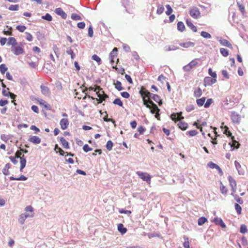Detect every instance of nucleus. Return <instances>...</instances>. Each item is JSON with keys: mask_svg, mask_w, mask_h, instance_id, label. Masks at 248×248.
Instances as JSON below:
<instances>
[{"mask_svg": "<svg viewBox=\"0 0 248 248\" xmlns=\"http://www.w3.org/2000/svg\"><path fill=\"white\" fill-rule=\"evenodd\" d=\"M136 173L142 180L146 181L147 183H150L151 176L148 173L138 171Z\"/></svg>", "mask_w": 248, "mask_h": 248, "instance_id": "1", "label": "nucleus"}, {"mask_svg": "<svg viewBox=\"0 0 248 248\" xmlns=\"http://www.w3.org/2000/svg\"><path fill=\"white\" fill-rule=\"evenodd\" d=\"M33 217L34 213H24L20 215L18 218V221L21 224H23L26 218L28 217Z\"/></svg>", "mask_w": 248, "mask_h": 248, "instance_id": "2", "label": "nucleus"}, {"mask_svg": "<svg viewBox=\"0 0 248 248\" xmlns=\"http://www.w3.org/2000/svg\"><path fill=\"white\" fill-rule=\"evenodd\" d=\"M139 93L141 95L142 99H143V98H146L151 97L152 94V93H151L143 87H141L140 90L139 91Z\"/></svg>", "mask_w": 248, "mask_h": 248, "instance_id": "3", "label": "nucleus"}, {"mask_svg": "<svg viewBox=\"0 0 248 248\" xmlns=\"http://www.w3.org/2000/svg\"><path fill=\"white\" fill-rule=\"evenodd\" d=\"M198 64L196 60H193L183 67L184 71L189 72Z\"/></svg>", "mask_w": 248, "mask_h": 248, "instance_id": "4", "label": "nucleus"}, {"mask_svg": "<svg viewBox=\"0 0 248 248\" xmlns=\"http://www.w3.org/2000/svg\"><path fill=\"white\" fill-rule=\"evenodd\" d=\"M189 14L193 18L197 19L200 15V12L197 7H195L189 10Z\"/></svg>", "mask_w": 248, "mask_h": 248, "instance_id": "5", "label": "nucleus"}, {"mask_svg": "<svg viewBox=\"0 0 248 248\" xmlns=\"http://www.w3.org/2000/svg\"><path fill=\"white\" fill-rule=\"evenodd\" d=\"M232 142L229 143V145L231 147V151H233L235 149H237L239 148L240 143L235 140V138L232 137Z\"/></svg>", "mask_w": 248, "mask_h": 248, "instance_id": "6", "label": "nucleus"}, {"mask_svg": "<svg viewBox=\"0 0 248 248\" xmlns=\"http://www.w3.org/2000/svg\"><path fill=\"white\" fill-rule=\"evenodd\" d=\"M217 82V79L210 77H206L204 78V85L205 86H211Z\"/></svg>", "mask_w": 248, "mask_h": 248, "instance_id": "7", "label": "nucleus"}, {"mask_svg": "<svg viewBox=\"0 0 248 248\" xmlns=\"http://www.w3.org/2000/svg\"><path fill=\"white\" fill-rule=\"evenodd\" d=\"M12 51L16 55H19L22 54L24 51V49L20 46H12Z\"/></svg>", "mask_w": 248, "mask_h": 248, "instance_id": "8", "label": "nucleus"}, {"mask_svg": "<svg viewBox=\"0 0 248 248\" xmlns=\"http://www.w3.org/2000/svg\"><path fill=\"white\" fill-rule=\"evenodd\" d=\"M170 118L173 121L176 122L179 119H184V117L182 116V112L178 113H172L170 116Z\"/></svg>", "mask_w": 248, "mask_h": 248, "instance_id": "9", "label": "nucleus"}, {"mask_svg": "<svg viewBox=\"0 0 248 248\" xmlns=\"http://www.w3.org/2000/svg\"><path fill=\"white\" fill-rule=\"evenodd\" d=\"M42 93L46 96H48L51 94V92L49 88L44 84H42L40 86Z\"/></svg>", "mask_w": 248, "mask_h": 248, "instance_id": "10", "label": "nucleus"}, {"mask_svg": "<svg viewBox=\"0 0 248 248\" xmlns=\"http://www.w3.org/2000/svg\"><path fill=\"white\" fill-rule=\"evenodd\" d=\"M69 121L66 118L62 119L60 122L61 128L62 130L66 129L69 125Z\"/></svg>", "mask_w": 248, "mask_h": 248, "instance_id": "11", "label": "nucleus"}, {"mask_svg": "<svg viewBox=\"0 0 248 248\" xmlns=\"http://www.w3.org/2000/svg\"><path fill=\"white\" fill-rule=\"evenodd\" d=\"M213 222L216 225H219L222 228H225L226 227V224L221 218L215 217L213 219Z\"/></svg>", "mask_w": 248, "mask_h": 248, "instance_id": "12", "label": "nucleus"}, {"mask_svg": "<svg viewBox=\"0 0 248 248\" xmlns=\"http://www.w3.org/2000/svg\"><path fill=\"white\" fill-rule=\"evenodd\" d=\"M55 12L57 15L60 16L64 19H65L67 18V14L61 8H56L55 10Z\"/></svg>", "mask_w": 248, "mask_h": 248, "instance_id": "13", "label": "nucleus"}, {"mask_svg": "<svg viewBox=\"0 0 248 248\" xmlns=\"http://www.w3.org/2000/svg\"><path fill=\"white\" fill-rule=\"evenodd\" d=\"M152 103V106L151 107L150 112L152 114H155L156 113H158V112H160V109L158 107L157 105L154 103V102H151Z\"/></svg>", "mask_w": 248, "mask_h": 248, "instance_id": "14", "label": "nucleus"}, {"mask_svg": "<svg viewBox=\"0 0 248 248\" xmlns=\"http://www.w3.org/2000/svg\"><path fill=\"white\" fill-rule=\"evenodd\" d=\"M231 120L232 122L236 124H239L240 122V117L239 114L235 112H232L231 116Z\"/></svg>", "mask_w": 248, "mask_h": 248, "instance_id": "15", "label": "nucleus"}, {"mask_svg": "<svg viewBox=\"0 0 248 248\" xmlns=\"http://www.w3.org/2000/svg\"><path fill=\"white\" fill-rule=\"evenodd\" d=\"M219 43L225 46H227L229 48H232V45L228 40L220 37L218 40Z\"/></svg>", "mask_w": 248, "mask_h": 248, "instance_id": "16", "label": "nucleus"}, {"mask_svg": "<svg viewBox=\"0 0 248 248\" xmlns=\"http://www.w3.org/2000/svg\"><path fill=\"white\" fill-rule=\"evenodd\" d=\"M29 141L35 144H39L41 142V139L36 136H32L29 139Z\"/></svg>", "mask_w": 248, "mask_h": 248, "instance_id": "17", "label": "nucleus"}, {"mask_svg": "<svg viewBox=\"0 0 248 248\" xmlns=\"http://www.w3.org/2000/svg\"><path fill=\"white\" fill-rule=\"evenodd\" d=\"M151 97H152L155 101L157 103L159 106H161L162 105V100L158 95L152 93Z\"/></svg>", "mask_w": 248, "mask_h": 248, "instance_id": "18", "label": "nucleus"}, {"mask_svg": "<svg viewBox=\"0 0 248 248\" xmlns=\"http://www.w3.org/2000/svg\"><path fill=\"white\" fill-rule=\"evenodd\" d=\"M20 171H22L23 169L25 167L26 165L27 160L25 156L23 155L20 157Z\"/></svg>", "mask_w": 248, "mask_h": 248, "instance_id": "19", "label": "nucleus"}, {"mask_svg": "<svg viewBox=\"0 0 248 248\" xmlns=\"http://www.w3.org/2000/svg\"><path fill=\"white\" fill-rule=\"evenodd\" d=\"M186 24L187 26L192 30V31L194 32H196L197 31V27H196L192 23V22L188 20H186Z\"/></svg>", "mask_w": 248, "mask_h": 248, "instance_id": "20", "label": "nucleus"}, {"mask_svg": "<svg viewBox=\"0 0 248 248\" xmlns=\"http://www.w3.org/2000/svg\"><path fill=\"white\" fill-rule=\"evenodd\" d=\"M117 228L118 231L121 233V234H125L127 231V229L125 228L124 225L122 223L118 224Z\"/></svg>", "mask_w": 248, "mask_h": 248, "instance_id": "21", "label": "nucleus"}, {"mask_svg": "<svg viewBox=\"0 0 248 248\" xmlns=\"http://www.w3.org/2000/svg\"><path fill=\"white\" fill-rule=\"evenodd\" d=\"M60 140L61 142L63 147L66 149H68L70 148L68 142L63 137H61Z\"/></svg>", "mask_w": 248, "mask_h": 248, "instance_id": "22", "label": "nucleus"}, {"mask_svg": "<svg viewBox=\"0 0 248 248\" xmlns=\"http://www.w3.org/2000/svg\"><path fill=\"white\" fill-rule=\"evenodd\" d=\"M234 165L236 169L237 170L238 173L239 175H244V170H241V166L240 163L237 161H234Z\"/></svg>", "mask_w": 248, "mask_h": 248, "instance_id": "23", "label": "nucleus"}, {"mask_svg": "<svg viewBox=\"0 0 248 248\" xmlns=\"http://www.w3.org/2000/svg\"><path fill=\"white\" fill-rule=\"evenodd\" d=\"M178 126L180 129L184 131L187 128L188 125L186 123L180 121L178 124Z\"/></svg>", "mask_w": 248, "mask_h": 248, "instance_id": "24", "label": "nucleus"}, {"mask_svg": "<svg viewBox=\"0 0 248 248\" xmlns=\"http://www.w3.org/2000/svg\"><path fill=\"white\" fill-rule=\"evenodd\" d=\"M179 45L185 48H188L190 47H193L195 45V43L192 42H187L184 43H179Z\"/></svg>", "mask_w": 248, "mask_h": 248, "instance_id": "25", "label": "nucleus"}, {"mask_svg": "<svg viewBox=\"0 0 248 248\" xmlns=\"http://www.w3.org/2000/svg\"><path fill=\"white\" fill-rule=\"evenodd\" d=\"M9 179L11 180V181H13V180H17V181H26L28 179V178L23 175H21L20 177H14V176H10L9 177Z\"/></svg>", "mask_w": 248, "mask_h": 248, "instance_id": "26", "label": "nucleus"}, {"mask_svg": "<svg viewBox=\"0 0 248 248\" xmlns=\"http://www.w3.org/2000/svg\"><path fill=\"white\" fill-rule=\"evenodd\" d=\"M6 28H7V30H6L4 29L3 31V33L5 35H13L12 31H13V28L11 26H9L8 25H6L5 27Z\"/></svg>", "mask_w": 248, "mask_h": 248, "instance_id": "27", "label": "nucleus"}, {"mask_svg": "<svg viewBox=\"0 0 248 248\" xmlns=\"http://www.w3.org/2000/svg\"><path fill=\"white\" fill-rule=\"evenodd\" d=\"M7 45L8 46L12 45V46H15L17 45V42L15 38L13 37H10L8 38V41Z\"/></svg>", "mask_w": 248, "mask_h": 248, "instance_id": "28", "label": "nucleus"}, {"mask_svg": "<svg viewBox=\"0 0 248 248\" xmlns=\"http://www.w3.org/2000/svg\"><path fill=\"white\" fill-rule=\"evenodd\" d=\"M228 180L232 189L236 187V182L231 176H228Z\"/></svg>", "mask_w": 248, "mask_h": 248, "instance_id": "29", "label": "nucleus"}, {"mask_svg": "<svg viewBox=\"0 0 248 248\" xmlns=\"http://www.w3.org/2000/svg\"><path fill=\"white\" fill-rule=\"evenodd\" d=\"M143 105L148 108H151V107L152 106V102H153L152 100H149L146 98H144L142 99Z\"/></svg>", "mask_w": 248, "mask_h": 248, "instance_id": "30", "label": "nucleus"}, {"mask_svg": "<svg viewBox=\"0 0 248 248\" xmlns=\"http://www.w3.org/2000/svg\"><path fill=\"white\" fill-rule=\"evenodd\" d=\"M114 85H115V88L118 91H121L124 90V88L122 86L121 82L119 80H116V82L114 83Z\"/></svg>", "mask_w": 248, "mask_h": 248, "instance_id": "31", "label": "nucleus"}, {"mask_svg": "<svg viewBox=\"0 0 248 248\" xmlns=\"http://www.w3.org/2000/svg\"><path fill=\"white\" fill-rule=\"evenodd\" d=\"M117 52L118 48L117 47H114L109 54V58H112V59H114V58L117 55Z\"/></svg>", "mask_w": 248, "mask_h": 248, "instance_id": "32", "label": "nucleus"}, {"mask_svg": "<svg viewBox=\"0 0 248 248\" xmlns=\"http://www.w3.org/2000/svg\"><path fill=\"white\" fill-rule=\"evenodd\" d=\"M88 97L89 98H90L91 99H92L93 100H96L97 101H98V102L97 103V104H99V103H102L105 100V99L108 97V96L107 95V94H104V98H102V97H100L99 98V99H97V98H94L93 97V96H91L90 95H88Z\"/></svg>", "mask_w": 248, "mask_h": 248, "instance_id": "33", "label": "nucleus"}, {"mask_svg": "<svg viewBox=\"0 0 248 248\" xmlns=\"http://www.w3.org/2000/svg\"><path fill=\"white\" fill-rule=\"evenodd\" d=\"M185 26L182 21H179L177 23V30L180 32H183L185 30Z\"/></svg>", "mask_w": 248, "mask_h": 248, "instance_id": "34", "label": "nucleus"}, {"mask_svg": "<svg viewBox=\"0 0 248 248\" xmlns=\"http://www.w3.org/2000/svg\"><path fill=\"white\" fill-rule=\"evenodd\" d=\"M205 100H206V98L205 97H202L200 99H197L196 100V102H197V105L199 107L202 106L203 105H204Z\"/></svg>", "mask_w": 248, "mask_h": 248, "instance_id": "35", "label": "nucleus"}, {"mask_svg": "<svg viewBox=\"0 0 248 248\" xmlns=\"http://www.w3.org/2000/svg\"><path fill=\"white\" fill-rule=\"evenodd\" d=\"M207 218L204 217H201L198 220V224L199 226H202L205 222H207Z\"/></svg>", "mask_w": 248, "mask_h": 248, "instance_id": "36", "label": "nucleus"}, {"mask_svg": "<svg viewBox=\"0 0 248 248\" xmlns=\"http://www.w3.org/2000/svg\"><path fill=\"white\" fill-rule=\"evenodd\" d=\"M179 49V47L177 46L171 45L166 46L164 49L166 51H170L171 50H175Z\"/></svg>", "mask_w": 248, "mask_h": 248, "instance_id": "37", "label": "nucleus"}, {"mask_svg": "<svg viewBox=\"0 0 248 248\" xmlns=\"http://www.w3.org/2000/svg\"><path fill=\"white\" fill-rule=\"evenodd\" d=\"M157 7V9L156 10V14L158 15H160L163 13L164 11V7L162 5L160 4H158Z\"/></svg>", "mask_w": 248, "mask_h": 248, "instance_id": "38", "label": "nucleus"}, {"mask_svg": "<svg viewBox=\"0 0 248 248\" xmlns=\"http://www.w3.org/2000/svg\"><path fill=\"white\" fill-rule=\"evenodd\" d=\"M202 94V89L198 87L197 90L194 91V96L196 97H200Z\"/></svg>", "mask_w": 248, "mask_h": 248, "instance_id": "39", "label": "nucleus"}, {"mask_svg": "<svg viewBox=\"0 0 248 248\" xmlns=\"http://www.w3.org/2000/svg\"><path fill=\"white\" fill-rule=\"evenodd\" d=\"M113 103L115 105H117L123 108V103L120 98H117L114 100Z\"/></svg>", "mask_w": 248, "mask_h": 248, "instance_id": "40", "label": "nucleus"}, {"mask_svg": "<svg viewBox=\"0 0 248 248\" xmlns=\"http://www.w3.org/2000/svg\"><path fill=\"white\" fill-rule=\"evenodd\" d=\"M201 35L206 39H210L212 37L211 35L209 33L204 31H202L201 32Z\"/></svg>", "mask_w": 248, "mask_h": 248, "instance_id": "41", "label": "nucleus"}, {"mask_svg": "<svg viewBox=\"0 0 248 248\" xmlns=\"http://www.w3.org/2000/svg\"><path fill=\"white\" fill-rule=\"evenodd\" d=\"M235 209L238 215H240L242 213V208L239 204L235 203L234 204Z\"/></svg>", "mask_w": 248, "mask_h": 248, "instance_id": "42", "label": "nucleus"}, {"mask_svg": "<svg viewBox=\"0 0 248 248\" xmlns=\"http://www.w3.org/2000/svg\"><path fill=\"white\" fill-rule=\"evenodd\" d=\"M113 146V143L111 140H109L107 141L106 147L108 150L111 151Z\"/></svg>", "mask_w": 248, "mask_h": 248, "instance_id": "43", "label": "nucleus"}, {"mask_svg": "<svg viewBox=\"0 0 248 248\" xmlns=\"http://www.w3.org/2000/svg\"><path fill=\"white\" fill-rule=\"evenodd\" d=\"M239 231H240V232L243 234H244V233L247 232L248 229H247V226L245 224L241 225Z\"/></svg>", "mask_w": 248, "mask_h": 248, "instance_id": "44", "label": "nucleus"}, {"mask_svg": "<svg viewBox=\"0 0 248 248\" xmlns=\"http://www.w3.org/2000/svg\"><path fill=\"white\" fill-rule=\"evenodd\" d=\"M237 4L239 8V10L240 11V12H241L242 15H244L245 13L244 6L243 5V4L242 3H241L240 2H237Z\"/></svg>", "mask_w": 248, "mask_h": 248, "instance_id": "45", "label": "nucleus"}, {"mask_svg": "<svg viewBox=\"0 0 248 248\" xmlns=\"http://www.w3.org/2000/svg\"><path fill=\"white\" fill-rule=\"evenodd\" d=\"M220 52L221 54L224 57H227L229 55V51L226 48H220Z\"/></svg>", "mask_w": 248, "mask_h": 248, "instance_id": "46", "label": "nucleus"}, {"mask_svg": "<svg viewBox=\"0 0 248 248\" xmlns=\"http://www.w3.org/2000/svg\"><path fill=\"white\" fill-rule=\"evenodd\" d=\"M198 132L196 130H192L187 131L186 134L190 137H193L197 135Z\"/></svg>", "mask_w": 248, "mask_h": 248, "instance_id": "47", "label": "nucleus"}, {"mask_svg": "<svg viewBox=\"0 0 248 248\" xmlns=\"http://www.w3.org/2000/svg\"><path fill=\"white\" fill-rule=\"evenodd\" d=\"M213 103V100L212 98H208L206 102L204 103V107L205 108H208L210 105Z\"/></svg>", "mask_w": 248, "mask_h": 248, "instance_id": "48", "label": "nucleus"}, {"mask_svg": "<svg viewBox=\"0 0 248 248\" xmlns=\"http://www.w3.org/2000/svg\"><path fill=\"white\" fill-rule=\"evenodd\" d=\"M166 8H167V11H166V14L167 16H170L173 12V10L169 4H167L166 5Z\"/></svg>", "mask_w": 248, "mask_h": 248, "instance_id": "49", "label": "nucleus"}, {"mask_svg": "<svg viewBox=\"0 0 248 248\" xmlns=\"http://www.w3.org/2000/svg\"><path fill=\"white\" fill-rule=\"evenodd\" d=\"M92 59L96 61L98 64H100L101 63V59H100V58L96 54H94L92 56Z\"/></svg>", "mask_w": 248, "mask_h": 248, "instance_id": "50", "label": "nucleus"}, {"mask_svg": "<svg viewBox=\"0 0 248 248\" xmlns=\"http://www.w3.org/2000/svg\"><path fill=\"white\" fill-rule=\"evenodd\" d=\"M208 74L211 76V78H213L217 79V75L215 72H213L211 68H209L208 70Z\"/></svg>", "mask_w": 248, "mask_h": 248, "instance_id": "51", "label": "nucleus"}, {"mask_svg": "<svg viewBox=\"0 0 248 248\" xmlns=\"http://www.w3.org/2000/svg\"><path fill=\"white\" fill-rule=\"evenodd\" d=\"M7 70L8 68L5 64L3 63L0 65V72L2 74H4Z\"/></svg>", "mask_w": 248, "mask_h": 248, "instance_id": "52", "label": "nucleus"}, {"mask_svg": "<svg viewBox=\"0 0 248 248\" xmlns=\"http://www.w3.org/2000/svg\"><path fill=\"white\" fill-rule=\"evenodd\" d=\"M42 18L48 21H51L52 20V16L48 13L46 14L45 16H43Z\"/></svg>", "mask_w": 248, "mask_h": 248, "instance_id": "53", "label": "nucleus"}, {"mask_svg": "<svg viewBox=\"0 0 248 248\" xmlns=\"http://www.w3.org/2000/svg\"><path fill=\"white\" fill-rule=\"evenodd\" d=\"M10 11H18L19 9V5H10L8 8Z\"/></svg>", "mask_w": 248, "mask_h": 248, "instance_id": "54", "label": "nucleus"}, {"mask_svg": "<svg viewBox=\"0 0 248 248\" xmlns=\"http://www.w3.org/2000/svg\"><path fill=\"white\" fill-rule=\"evenodd\" d=\"M119 212L121 214H126L129 216L131 214V211L130 210H126L124 208H121L119 209Z\"/></svg>", "mask_w": 248, "mask_h": 248, "instance_id": "55", "label": "nucleus"}, {"mask_svg": "<svg viewBox=\"0 0 248 248\" xmlns=\"http://www.w3.org/2000/svg\"><path fill=\"white\" fill-rule=\"evenodd\" d=\"M26 28L25 25H17L16 26V29L20 32H23Z\"/></svg>", "mask_w": 248, "mask_h": 248, "instance_id": "56", "label": "nucleus"}, {"mask_svg": "<svg viewBox=\"0 0 248 248\" xmlns=\"http://www.w3.org/2000/svg\"><path fill=\"white\" fill-rule=\"evenodd\" d=\"M220 192L222 194H226L227 193L228 190L227 188L222 185V182H220Z\"/></svg>", "mask_w": 248, "mask_h": 248, "instance_id": "57", "label": "nucleus"}, {"mask_svg": "<svg viewBox=\"0 0 248 248\" xmlns=\"http://www.w3.org/2000/svg\"><path fill=\"white\" fill-rule=\"evenodd\" d=\"M207 166L208 167H209L211 169H217V167H218V165H217V164H216V163L213 162H209L208 164H207Z\"/></svg>", "mask_w": 248, "mask_h": 248, "instance_id": "58", "label": "nucleus"}, {"mask_svg": "<svg viewBox=\"0 0 248 248\" xmlns=\"http://www.w3.org/2000/svg\"><path fill=\"white\" fill-rule=\"evenodd\" d=\"M184 239H185V241L183 243V247L185 248H189L190 246H189V243L188 241V238L187 237H186V236H184Z\"/></svg>", "mask_w": 248, "mask_h": 248, "instance_id": "59", "label": "nucleus"}, {"mask_svg": "<svg viewBox=\"0 0 248 248\" xmlns=\"http://www.w3.org/2000/svg\"><path fill=\"white\" fill-rule=\"evenodd\" d=\"M71 18L74 20H78L82 19L80 16L75 13L72 14Z\"/></svg>", "mask_w": 248, "mask_h": 248, "instance_id": "60", "label": "nucleus"}, {"mask_svg": "<svg viewBox=\"0 0 248 248\" xmlns=\"http://www.w3.org/2000/svg\"><path fill=\"white\" fill-rule=\"evenodd\" d=\"M83 150L85 153H87L89 151H92L93 149L91 148L88 144H85L83 146Z\"/></svg>", "mask_w": 248, "mask_h": 248, "instance_id": "61", "label": "nucleus"}, {"mask_svg": "<svg viewBox=\"0 0 248 248\" xmlns=\"http://www.w3.org/2000/svg\"><path fill=\"white\" fill-rule=\"evenodd\" d=\"M234 199L240 204H242L244 202L243 200L237 195H234Z\"/></svg>", "mask_w": 248, "mask_h": 248, "instance_id": "62", "label": "nucleus"}, {"mask_svg": "<svg viewBox=\"0 0 248 248\" xmlns=\"http://www.w3.org/2000/svg\"><path fill=\"white\" fill-rule=\"evenodd\" d=\"M66 52L67 54L70 55L71 56V58L72 59H74L75 58V54L72 49L67 50Z\"/></svg>", "mask_w": 248, "mask_h": 248, "instance_id": "63", "label": "nucleus"}, {"mask_svg": "<svg viewBox=\"0 0 248 248\" xmlns=\"http://www.w3.org/2000/svg\"><path fill=\"white\" fill-rule=\"evenodd\" d=\"M93 35V28L92 25H90L88 28V36L90 37H92Z\"/></svg>", "mask_w": 248, "mask_h": 248, "instance_id": "64", "label": "nucleus"}]
</instances>
